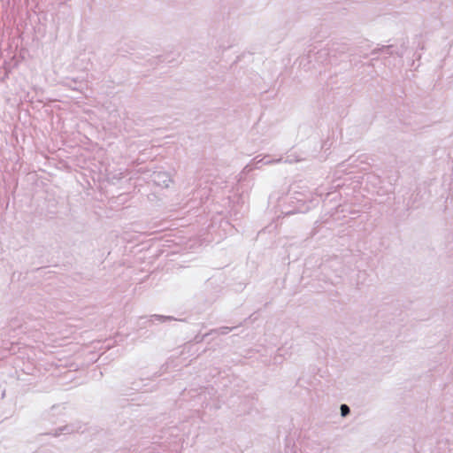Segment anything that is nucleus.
<instances>
[{"mask_svg": "<svg viewBox=\"0 0 453 453\" xmlns=\"http://www.w3.org/2000/svg\"><path fill=\"white\" fill-rule=\"evenodd\" d=\"M74 432V428L73 426H64L62 427H59L56 433L54 434L55 436H58L62 434H72Z\"/></svg>", "mask_w": 453, "mask_h": 453, "instance_id": "20e7f679", "label": "nucleus"}, {"mask_svg": "<svg viewBox=\"0 0 453 453\" xmlns=\"http://www.w3.org/2000/svg\"><path fill=\"white\" fill-rule=\"evenodd\" d=\"M272 164L273 163H280V162H285V163H288V164H293L295 162H298L300 161V159H298L297 157H293V156H288V157H286V159L283 160L282 157H279L277 159H274V160H272Z\"/></svg>", "mask_w": 453, "mask_h": 453, "instance_id": "39448f33", "label": "nucleus"}, {"mask_svg": "<svg viewBox=\"0 0 453 453\" xmlns=\"http://www.w3.org/2000/svg\"><path fill=\"white\" fill-rule=\"evenodd\" d=\"M150 320L152 322L157 321V322L163 323V322H166V321L174 320V318L171 317V316H163V315L155 314V315L151 316Z\"/></svg>", "mask_w": 453, "mask_h": 453, "instance_id": "7ed1b4c3", "label": "nucleus"}, {"mask_svg": "<svg viewBox=\"0 0 453 453\" xmlns=\"http://www.w3.org/2000/svg\"><path fill=\"white\" fill-rule=\"evenodd\" d=\"M153 181L161 187L168 188L170 183L172 182L171 177L169 174L164 172H155L153 173Z\"/></svg>", "mask_w": 453, "mask_h": 453, "instance_id": "f257e3e1", "label": "nucleus"}, {"mask_svg": "<svg viewBox=\"0 0 453 453\" xmlns=\"http://www.w3.org/2000/svg\"><path fill=\"white\" fill-rule=\"evenodd\" d=\"M319 58L326 57L329 54V49L320 50L318 53Z\"/></svg>", "mask_w": 453, "mask_h": 453, "instance_id": "6e6552de", "label": "nucleus"}, {"mask_svg": "<svg viewBox=\"0 0 453 453\" xmlns=\"http://www.w3.org/2000/svg\"><path fill=\"white\" fill-rule=\"evenodd\" d=\"M268 156L266 157H264L263 158L259 159V160H257V157H255L253 160H252V163L247 165L242 173H249L250 172H251L254 168H258L259 167V165L260 164H263V165H269V164H272L273 161H271L270 159H268Z\"/></svg>", "mask_w": 453, "mask_h": 453, "instance_id": "f03ea898", "label": "nucleus"}, {"mask_svg": "<svg viewBox=\"0 0 453 453\" xmlns=\"http://www.w3.org/2000/svg\"><path fill=\"white\" fill-rule=\"evenodd\" d=\"M340 410H341V415L342 417L348 416L350 412V409L347 404H342L340 407Z\"/></svg>", "mask_w": 453, "mask_h": 453, "instance_id": "0eeeda50", "label": "nucleus"}, {"mask_svg": "<svg viewBox=\"0 0 453 453\" xmlns=\"http://www.w3.org/2000/svg\"><path fill=\"white\" fill-rule=\"evenodd\" d=\"M234 327H228V326H221L213 332L219 334H226L230 333L233 330Z\"/></svg>", "mask_w": 453, "mask_h": 453, "instance_id": "423d86ee", "label": "nucleus"}]
</instances>
